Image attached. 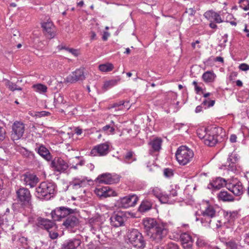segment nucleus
I'll use <instances>...</instances> for the list:
<instances>
[{"label": "nucleus", "instance_id": "1", "mask_svg": "<svg viewBox=\"0 0 249 249\" xmlns=\"http://www.w3.org/2000/svg\"><path fill=\"white\" fill-rule=\"evenodd\" d=\"M77 213L76 209H72L64 206L56 208L51 212L52 217L53 221H60L67 217L64 221L63 225L67 229H71L78 224V219L74 215H71Z\"/></svg>", "mask_w": 249, "mask_h": 249}, {"label": "nucleus", "instance_id": "2", "mask_svg": "<svg viewBox=\"0 0 249 249\" xmlns=\"http://www.w3.org/2000/svg\"><path fill=\"white\" fill-rule=\"evenodd\" d=\"M56 185L52 182H43L36 188V196L40 199L49 200L55 191Z\"/></svg>", "mask_w": 249, "mask_h": 249}, {"label": "nucleus", "instance_id": "3", "mask_svg": "<svg viewBox=\"0 0 249 249\" xmlns=\"http://www.w3.org/2000/svg\"><path fill=\"white\" fill-rule=\"evenodd\" d=\"M18 202L24 209H31L33 208L32 195L28 189L20 187L16 191Z\"/></svg>", "mask_w": 249, "mask_h": 249}, {"label": "nucleus", "instance_id": "4", "mask_svg": "<svg viewBox=\"0 0 249 249\" xmlns=\"http://www.w3.org/2000/svg\"><path fill=\"white\" fill-rule=\"evenodd\" d=\"M128 242L134 248L143 249L145 247L146 241L142 234L136 229L129 230L127 233Z\"/></svg>", "mask_w": 249, "mask_h": 249}, {"label": "nucleus", "instance_id": "5", "mask_svg": "<svg viewBox=\"0 0 249 249\" xmlns=\"http://www.w3.org/2000/svg\"><path fill=\"white\" fill-rule=\"evenodd\" d=\"M176 156L178 163L185 165L192 160L194 153L186 146H181L178 148Z\"/></svg>", "mask_w": 249, "mask_h": 249}, {"label": "nucleus", "instance_id": "6", "mask_svg": "<svg viewBox=\"0 0 249 249\" xmlns=\"http://www.w3.org/2000/svg\"><path fill=\"white\" fill-rule=\"evenodd\" d=\"M168 233V230L162 224H159L156 226L155 229L152 231L148 237L151 241L155 243L160 244L165 238Z\"/></svg>", "mask_w": 249, "mask_h": 249}, {"label": "nucleus", "instance_id": "7", "mask_svg": "<svg viewBox=\"0 0 249 249\" xmlns=\"http://www.w3.org/2000/svg\"><path fill=\"white\" fill-rule=\"evenodd\" d=\"M129 213L119 211L116 213H114L110 217V223L112 226L114 227H119L124 225L126 221Z\"/></svg>", "mask_w": 249, "mask_h": 249}, {"label": "nucleus", "instance_id": "8", "mask_svg": "<svg viewBox=\"0 0 249 249\" xmlns=\"http://www.w3.org/2000/svg\"><path fill=\"white\" fill-rule=\"evenodd\" d=\"M138 200V197L136 195H129L120 198L118 201L119 206L127 208L134 206Z\"/></svg>", "mask_w": 249, "mask_h": 249}, {"label": "nucleus", "instance_id": "9", "mask_svg": "<svg viewBox=\"0 0 249 249\" xmlns=\"http://www.w3.org/2000/svg\"><path fill=\"white\" fill-rule=\"evenodd\" d=\"M51 166L55 171L64 172L69 167L68 164L62 158L56 157L51 162Z\"/></svg>", "mask_w": 249, "mask_h": 249}, {"label": "nucleus", "instance_id": "10", "mask_svg": "<svg viewBox=\"0 0 249 249\" xmlns=\"http://www.w3.org/2000/svg\"><path fill=\"white\" fill-rule=\"evenodd\" d=\"M25 126L24 124L16 121L12 125V138L13 140L19 139L24 132Z\"/></svg>", "mask_w": 249, "mask_h": 249}, {"label": "nucleus", "instance_id": "11", "mask_svg": "<svg viewBox=\"0 0 249 249\" xmlns=\"http://www.w3.org/2000/svg\"><path fill=\"white\" fill-rule=\"evenodd\" d=\"M85 78L84 69L81 68L77 69L71 75H69L66 80L68 82L73 83L78 81H83Z\"/></svg>", "mask_w": 249, "mask_h": 249}, {"label": "nucleus", "instance_id": "12", "mask_svg": "<svg viewBox=\"0 0 249 249\" xmlns=\"http://www.w3.org/2000/svg\"><path fill=\"white\" fill-rule=\"evenodd\" d=\"M218 129L216 127L211 128L208 132L207 134L206 135V138L204 141V143L209 146H213L217 142V135L214 133L216 132L215 130Z\"/></svg>", "mask_w": 249, "mask_h": 249}, {"label": "nucleus", "instance_id": "13", "mask_svg": "<svg viewBox=\"0 0 249 249\" xmlns=\"http://www.w3.org/2000/svg\"><path fill=\"white\" fill-rule=\"evenodd\" d=\"M81 243V240L76 238L67 239L61 244L60 249H77Z\"/></svg>", "mask_w": 249, "mask_h": 249}, {"label": "nucleus", "instance_id": "14", "mask_svg": "<svg viewBox=\"0 0 249 249\" xmlns=\"http://www.w3.org/2000/svg\"><path fill=\"white\" fill-rule=\"evenodd\" d=\"M158 223L153 218H145L143 220V225L144 226V232L148 236L153 231L156 226H158Z\"/></svg>", "mask_w": 249, "mask_h": 249}, {"label": "nucleus", "instance_id": "15", "mask_svg": "<svg viewBox=\"0 0 249 249\" xmlns=\"http://www.w3.org/2000/svg\"><path fill=\"white\" fill-rule=\"evenodd\" d=\"M95 192L98 196L101 197L106 198L116 196V193L108 186L96 188Z\"/></svg>", "mask_w": 249, "mask_h": 249}, {"label": "nucleus", "instance_id": "16", "mask_svg": "<svg viewBox=\"0 0 249 249\" xmlns=\"http://www.w3.org/2000/svg\"><path fill=\"white\" fill-rule=\"evenodd\" d=\"M41 27L43 29L46 36L50 39L54 37L55 34L54 32V26L51 21L48 20L41 24Z\"/></svg>", "mask_w": 249, "mask_h": 249}, {"label": "nucleus", "instance_id": "17", "mask_svg": "<svg viewBox=\"0 0 249 249\" xmlns=\"http://www.w3.org/2000/svg\"><path fill=\"white\" fill-rule=\"evenodd\" d=\"M109 152V145L107 143H101L95 146L91 151V154L93 156L98 154L99 156H105Z\"/></svg>", "mask_w": 249, "mask_h": 249}, {"label": "nucleus", "instance_id": "18", "mask_svg": "<svg viewBox=\"0 0 249 249\" xmlns=\"http://www.w3.org/2000/svg\"><path fill=\"white\" fill-rule=\"evenodd\" d=\"M36 224L38 227L44 228L47 231H49L55 227V224L53 221L40 217L37 219Z\"/></svg>", "mask_w": 249, "mask_h": 249}, {"label": "nucleus", "instance_id": "19", "mask_svg": "<svg viewBox=\"0 0 249 249\" xmlns=\"http://www.w3.org/2000/svg\"><path fill=\"white\" fill-rule=\"evenodd\" d=\"M97 179L100 183H104L107 184L117 183L119 180L118 178H113L111 175L109 173L103 174L99 176Z\"/></svg>", "mask_w": 249, "mask_h": 249}, {"label": "nucleus", "instance_id": "20", "mask_svg": "<svg viewBox=\"0 0 249 249\" xmlns=\"http://www.w3.org/2000/svg\"><path fill=\"white\" fill-rule=\"evenodd\" d=\"M180 240L184 249H191L193 246V239L190 234L186 232L182 233Z\"/></svg>", "mask_w": 249, "mask_h": 249}, {"label": "nucleus", "instance_id": "21", "mask_svg": "<svg viewBox=\"0 0 249 249\" xmlns=\"http://www.w3.org/2000/svg\"><path fill=\"white\" fill-rule=\"evenodd\" d=\"M24 181L26 185H29L31 187L36 186L38 181V178L36 175L31 174H26L24 175Z\"/></svg>", "mask_w": 249, "mask_h": 249}, {"label": "nucleus", "instance_id": "22", "mask_svg": "<svg viewBox=\"0 0 249 249\" xmlns=\"http://www.w3.org/2000/svg\"><path fill=\"white\" fill-rule=\"evenodd\" d=\"M226 185V180L221 178H217L213 182L210 183L208 185L209 189L219 190Z\"/></svg>", "mask_w": 249, "mask_h": 249}, {"label": "nucleus", "instance_id": "23", "mask_svg": "<svg viewBox=\"0 0 249 249\" xmlns=\"http://www.w3.org/2000/svg\"><path fill=\"white\" fill-rule=\"evenodd\" d=\"M36 151L47 160H51L52 157L50 152L43 145H40L39 147L36 148Z\"/></svg>", "mask_w": 249, "mask_h": 249}, {"label": "nucleus", "instance_id": "24", "mask_svg": "<svg viewBox=\"0 0 249 249\" xmlns=\"http://www.w3.org/2000/svg\"><path fill=\"white\" fill-rule=\"evenodd\" d=\"M204 16L209 20L213 19L216 23H219L223 21L220 15L218 13L213 11L206 12L204 14Z\"/></svg>", "mask_w": 249, "mask_h": 249}, {"label": "nucleus", "instance_id": "25", "mask_svg": "<svg viewBox=\"0 0 249 249\" xmlns=\"http://www.w3.org/2000/svg\"><path fill=\"white\" fill-rule=\"evenodd\" d=\"M162 142V141L160 138H157L151 140L149 144L151 145L153 151L158 152L161 149Z\"/></svg>", "mask_w": 249, "mask_h": 249}, {"label": "nucleus", "instance_id": "26", "mask_svg": "<svg viewBox=\"0 0 249 249\" xmlns=\"http://www.w3.org/2000/svg\"><path fill=\"white\" fill-rule=\"evenodd\" d=\"M219 200L223 201H232L234 200L233 196L227 191H221L217 196Z\"/></svg>", "mask_w": 249, "mask_h": 249}, {"label": "nucleus", "instance_id": "27", "mask_svg": "<svg viewBox=\"0 0 249 249\" xmlns=\"http://www.w3.org/2000/svg\"><path fill=\"white\" fill-rule=\"evenodd\" d=\"M66 101L64 100L63 95L59 93L56 92L54 95V105L56 107H59L64 105Z\"/></svg>", "mask_w": 249, "mask_h": 249}, {"label": "nucleus", "instance_id": "28", "mask_svg": "<svg viewBox=\"0 0 249 249\" xmlns=\"http://www.w3.org/2000/svg\"><path fill=\"white\" fill-rule=\"evenodd\" d=\"M71 185L72 186L73 189H81L85 187L87 184L86 181L84 180H80L79 179L75 178L70 183Z\"/></svg>", "mask_w": 249, "mask_h": 249}, {"label": "nucleus", "instance_id": "29", "mask_svg": "<svg viewBox=\"0 0 249 249\" xmlns=\"http://www.w3.org/2000/svg\"><path fill=\"white\" fill-rule=\"evenodd\" d=\"M136 160L135 153L132 151H127L124 156L123 161L124 162L130 164Z\"/></svg>", "mask_w": 249, "mask_h": 249}, {"label": "nucleus", "instance_id": "30", "mask_svg": "<svg viewBox=\"0 0 249 249\" xmlns=\"http://www.w3.org/2000/svg\"><path fill=\"white\" fill-rule=\"evenodd\" d=\"M228 189L232 192V193L235 196H240L243 193V186L240 183H238L235 185H232L231 189L228 188Z\"/></svg>", "mask_w": 249, "mask_h": 249}, {"label": "nucleus", "instance_id": "31", "mask_svg": "<svg viewBox=\"0 0 249 249\" xmlns=\"http://www.w3.org/2000/svg\"><path fill=\"white\" fill-rule=\"evenodd\" d=\"M120 78H118L115 79H111L110 80L106 81L104 83L103 86V89L105 91L108 89L111 88L113 86L116 85L120 81Z\"/></svg>", "mask_w": 249, "mask_h": 249}, {"label": "nucleus", "instance_id": "32", "mask_svg": "<svg viewBox=\"0 0 249 249\" xmlns=\"http://www.w3.org/2000/svg\"><path fill=\"white\" fill-rule=\"evenodd\" d=\"M152 204L148 200H143L141 203L138 211L141 213H144L151 209Z\"/></svg>", "mask_w": 249, "mask_h": 249}, {"label": "nucleus", "instance_id": "33", "mask_svg": "<svg viewBox=\"0 0 249 249\" xmlns=\"http://www.w3.org/2000/svg\"><path fill=\"white\" fill-rule=\"evenodd\" d=\"M202 215L203 216H207L213 218L215 216V211L212 206L208 207L206 210L202 212Z\"/></svg>", "mask_w": 249, "mask_h": 249}, {"label": "nucleus", "instance_id": "34", "mask_svg": "<svg viewBox=\"0 0 249 249\" xmlns=\"http://www.w3.org/2000/svg\"><path fill=\"white\" fill-rule=\"evenodd\" d=\"M114 68L113 64L111 63H106L101 64L99 66V69L103 72H108L111 71Z\"/></svg>", "mask_w": 249, "mask_h": 249}, {"label": "nucleus", "instance_id": "35", "mask_svg": "<svg viewBox=\"0 0 249 249\" xmlns=\"http://www.w3.org/2000/svg\"><path fill=\"white\" fill-rule=\"evenodd\" d=\"M202 78L206 82H211L214 78V74L210 71H207L202 75Z\"/></svg>", "mask_w": 249, "mask_h": 249}, {"label": "nucleus", "instance_id": "36", "mask_svg": "<svg viewBox=\"0 0 249 249\" xmlns=\"http://www.w3.org/2000/svg\"><path fill=\"white\" fill-rule=\"evenodd\" d=\"M5 85L8 88V89L12 90L14 91L15 90H21L22 88L20 87H18L17 84L10 81L9 80H6Z\"/></svg>", "mask_w": 249, "mask_h": 249}, {"label": "nucleus", "instance_id": "37", "mask_svg": "<svg viewBox=\"0 0 249 249\" xmlns=\"http://www.w3.org/2000/svg\"><path fill=\"white\" fill-rule=\"evenodd\" d=\"M159 200L162 203H167L169 202V196L168 195H156Z\"/></svg>", "mask_w": 249, "mask_h": 249}, {"label": "nucleus", "instance_id": "38", "mask_svg": "<svg viewBox=\"0 0 249 249\" xmlns=\"http://www.w3.org/2000/svg\"><path fill=\"white\" fill-rule=\"evenodd\" d=\"M240 7L245 11L249 10V0H240Z\"/></svg>", "mask_w": 249, "mask_h": 249}, {"label": "nucleus", "instance_id": "39", "mask_svg": "<svg viewBox=\"0 0 249 249\" xmlns=\"http://www.w3.org/2000/svg\"><path fill=\"white\" fill-rule=\"evenodd\" d=\"M33 87L36 89L37 91L43 92H46L47 89L46 86L41 84L34 85Z\"/></svg>", "mask_w": 249, "mask_h": 249}, {"label": "nucleus", "instance_id": "40", "mask_svg": "<svg viewBox=\"0 0 249 249\" xmlns=\"http://www.w3.org/2000/svg\"><path fill=\"white\" fill-rule=\"evenodd\" d=\"M209 130L208 128H205L204 130H199L197 132V135L200 139H203L204 141L206 138V135L207 134Z\"/></svg>", "mask_w": 249, "mask_h": 249}, {"label": "nucleus", "instance_id": "41", "mask_svg": "<svg viewBox=\"0 0 249 249\" xmlns=\"http://www.w3.org/2000/svg\"><path fill=\"white\" fill-rule=\"evenodd\" d=\"M125 102L124 101H120L119 102L113 103L111 105L110 108L119 107L118 109H122L123 107H125Z\"/></svg>", "mask_w": 249, "mask_h": 249}, {"label": "nucleus", "instance_id": "42", "mask_svg": "<svg viewBox=\"0 0 249 249\" xmlns=\"http://www.w3.org/2000/svg\"><path fill=\"white\" fill-rule=\"evenodd\" d=\"M227 247L229 248L230 249H237V244L233 240H231L226 243Z\"/></svg>", "mask_w": 249, "mask_h": 249}, {"label": "nucleus", "instance_id": "43", "mask_svg": "<svg viewBox=\"0 0 249 249\" xmlns=\"http://www.w3.org/2000/svg\"><path fill=\"white\" fill-rule=\"evenodd\" d=\"M238 160L237 157L235 154H231L228 159V162L229 163H234Z\"/></svg>", "mask_w": 249, "mask_h": 249}, {"label": "nucleus", "instance_id": "44", "mask_svg": "<svg viewBox=\"0 0 249 249\" xmlns=\"http://www.w3.org/2000/svg\"><path fill=\"white\" fill-rule=\"evenodd\" d=\"M49 233V236L52 239H56L58 236V233L54 231H53V230H49V231H48Z\"/></svg>", "mask_w": 249, "mask_h": 249}, {"label": "nucleus", "instance_id": "45", "mask_svg": "<svg viewBox=\"0 0 249 249\" xmlns=\"http://www.w3.org/2000/svg\"><path fill=\"white\" fill-rule=\"evenodd\" d=\"M164 175L166 177H170L172 176L173 175L172 170L169 168L164 169Z\"/></svg>", "mask_w": 249, "mask_h": 249}, {"label": "nucleus", "instance_id": "46", "mask_svg": "<svg viewBox=\"0 0 249 249\" xmlns=\"http://www.w3.org/2000/svg\"><path fill=\"white\" fill-rule=\"evenodd\" d=\"M62 49H65L66 50L69 51V52H70L72 54H73L75 56L78 55V53H77V50H75V49H74L72 48H66L65 47H62Z\"/></svg>", "mask_w": 249, "mask_h": 249}, {"label": "nucleus", "instance_id": "47", "mask_svg": "<svg viewBox=\"0 0 249 249\" xmlns=\"http://www.w3.org/2000/svg\"><path fill=\"white\" fill-rule=\"evenodd\" d=\"M166 249H179V248L177 244L171 242L167 244Z\"/></svg>", "mask_w": 249, "mask_h": 249}, {"label": "nucleus", "instance_id": "48", "mask_svg": "<svg viewBox=\"0 0 249 249\" xmlns=\"http://www.w3.org/2000/svg\"><path fill=\"white\" fill-rule=\"evenodd\" d=\"M50 114V113L49 112L42 111L37 112L36 115L37 116L41 117H43V116H49Z\"/></svg>", "mask_w": 249, "mask_h": 249}, {"label": "nucleus", "instance_id": "49", "mask_svg": "<svg viewBox=\"0 0 249 249\" xmlns=\"http://www.w3.org/2000/svg\"><path fill=\"white\" fill-rule=\"evenodd\" d=\"M239 68L243 71H246L249 70V65L245 63H242L240 65Z\"/></svg>", "mask_w": 249, "mask_h": 249}, {"label": "nucleus", "instance_id": "50", "mask_svg": "<svg viewBox=\"0 0 249 249\" xmlns=\"http://www.w3.org/2000/svg\"><path fill=\"white\" fill-rule=\"evenodd\" d=\"M198 247H203L207 246V243L202 240H197L196 243Z\"/></svg>", "mask_w": 249, "mask_h": 249}, {"label": "nucleus", "instance_id": "51", "mask_svg": "<svg viewBox=\"0 0 249 249\" xmlns=\"http://www.w3.org/2000/svg\"><path fill=\"white\" fill-rule=\"evenodd\" d=\"M5 130L3 127L0 126V141H2L5 138Z\"/></svg>", "mask_w": 249, "mask_h": 249}, {"label": "nucleus", "instance_id": "52", "mask_svg": "<svg viewBox=\"0 0 249 249\" xmlns=\"http://www.w3.org/2000/svg\"><path fill=\"white\" fill-rule=\"evenodd\" d=\"M109 131L110 133H113L114 131V128L113 127H111L109 125H107L105 126H104L102 128L103 130L104 131H107V130L109 129Z\"/></svg>", "mask_w": 249, "mask_h": 249}, {"label": "nucleus", "instance_id": "53", "mask_svg": "<svg viewBox=\"0 0 249 249\" xmlns=\"http://www.w3.org/2000/svg\"><path fill=\"white\" fill-rule=\"evenodd\" d=\"M196 12V11L192 8L186 9V13H188V14L191 16H194Z\"/></svg>", "mask_w": 249, "mask_h": 249}, {"label": "nucleus", "instance_id": "54", "mask_svg": "<svg viewBox=\"0 0 249 249\" xmlns=\"http://www.w3.org/2000/svg\"><path fill=\"white\" fill-rule=\"evenodd\" d=\"M110 34L107 32H104V34L102 36V39L104 41H106L107 39V38L109 36Z\"/></svg>", "mask_w": 249, "mask_h": 249}, {"label": "nucleus", "instance_id": "55", "mask_svg": "<svg viewBox=\"0 0 249 249\" xmlns=\"http://www.w3.org/2000/svg\"><path fill=\"white\" fill-rule=\"evenodd\" d=\"M177 195V191L176 190L173 189L170 191V195L169 196L175 197Z\"/></svg>", "mask_w": 249, "mask_h": 249}, {"label": "nucleus", "instance_id": "56", "mask_svg": "<svg viewBox=\"0 0 249 249\" xmlns=\"http://www.w3.org/2000/svg\"><path fill=\"white\" fill-rule=\"evenodd\" d=\"M237 137L235 134H232L230 136V141L231 142H235L236 141Z\"/></svg>", "mask_w": 249, "mask_h": 249}, {"label": "nucleus", "instance_id": "57", "mask_svg": "<svg viewBox=\"0 0 249 249\" xmlns=\"http://www.w3.org/2000/svg\"><path fill=\"white\" fill-rule=\"evenodd\" d=\"M210 21L211 22L209 24L210 27L212 29H216L217 27V25L215 23L213 22L212 20Z\"/></svg>", "mask_w": 249, "mask_h": 249}, {"label": "nucleus", "instance_id": "58", "mask_svg": "<svg viewBox=\"0 0 249 249\" xmlns=\"http://www.w3.org/2000/svg\"><path fill=\"white\" fill-rule=\"evenodd\" d=\"M75 132L77 135H79L82 133V130L81 129L77 127L75 129Z\"/></svg>", "mask_w": 249, "mask_h": 249}, {"label": "nucleus", "instance_id": "59", "mask_svg": "<svg viewBox=\"0 0 249 249\" xmlns=\"http://www.w3.org/2000/svg\"><path fill=\"white\" fill-rule=\"evenodd\" d=\"M90 34H91V40L95 39L96 36L95 33L94 32L91 31L90 32Z\"/></svg>", "mask_w": 249, "mask_h": 249}, {"label": "nucleus", "instance_id": "60", "mask_svg": "<svg viewBox=\"0 0 249 249\" xmlns=\"http://www.w3.org/2000/svg\"><path fill=\"white\" fill-rule=\"evenodd\" d=\"M202 90V88L198 86H196L195 87V90L196 92L198 93L199 92L201 91Z\"/></svg>", "mask_w": 249, "mask_h": 249}, {"label": "nucleus", "instance_id": "61", "mask_svg": "<svg viewBox=\"0 0 249 249\" xmlns=\"http://www.w3.org/2000/svg\"><path fill=\"white\" fill-rule=\"evenodd\" d=\"M215 101L214 100H210L209 101L208 107H211L214 105Z\"/></svg>", "mask_w": 249, "mask_h": 249}, {"label": "nucleus", "instance_id": "62", "mask_svg": "<svg viewBox=\"0 0 249 249\" xmlns=\"http://www.w3.org/2000/svg\"><path fill=\"white\" fill-rule=\"evenodd\" d=\"M215 60L218 62H223L224 59L223 58L220 56H217L215 58Z\"/></svg>", "mask_w": 249, "mask_h": 249}, {"label": "nucleus", "instance_id": "63", "mask_svg": "<svg viewBox=\"0 0 249 249\" xmlns=\"http://www.w3.org/2000/svg\"><path fill=\"white\" fill-rule=\"evenodd\" d=\"M202 110V107L201 106H198L196 108V113L199 112Z\"/></svg>", "mask_w": 249, "mask_h": 249}, {"label": "nucleus", "instance_id": "64", "mask_svg": "<svg viewBox=\"0 0 249 249\" xmlns=\"http://www.w3.org/2000/svg\"><path fill=\"white\" fill-rule=\"evenodd\" d=\"M236 85L238 87H241L243 85V83L241 81L238 80L236 82Z\"/></svg>", "mask_w": 249, "mask_h": 249}]
</instances>
